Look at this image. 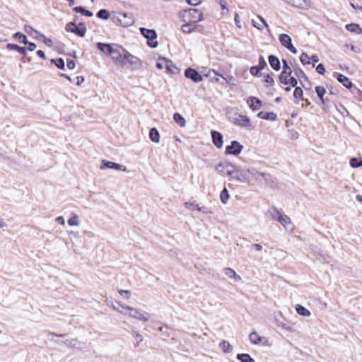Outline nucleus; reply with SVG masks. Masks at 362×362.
Masks as SVG:
<instances>
[{
  "mask_svg": "<svg viewBox=\"0 0 362 362\" xmlns=\"http://www.w3.org/2000/svg\"><path fill=\"white\" fill-rule=\"evenodd\" d=\"M184 75L185 78L190 79L195 83L202 81L204 76L209 78L212 82H219L220 77L222 79L221 84H223L224 81L226 82V74L223 72L221 74L214 69H209L206 71V69H204L202 71H199L192 66H189L185 69Z\"/></svg>",
  "mask_w": 362,
  "mask_h": 362,
  "instance_id": "f257e3e1",
  "label": "nucleus"
},
{
  "mask_svg": "<svg viewBox=\"0 0 362 362\" xmlns=\"http://www.w3.org/2000/svg\"><path fill=\"white\" fill-rule=\"evenodd\" d=\"M116 303L121 306L122 310L120 313L123 315H128L130 317L142 321L143 322H148L151 318V315L141 309L135 308L129 305L122 304L120 302H116Z\"/></svg>",
  "mask_w": 362,
  "mask_h": 362,
  "instance_id": "f03ea898",
  "label": "nucleus"
},
{
  "mask_svg": "<svg viewBox=\"0 0 362 362\" xmlns=\"http://www.w3.org/2000/svg\"><path fill=\"white\" fill-rule=\"evenodd\" d=\"M78 16H74V21L67 23L65 25V30L67 33H74L76 36L83 37L86 35L87 31V27L85 22H79L78 24L76 21L78 20Z\"/></svg>",
  "mask_w": 362,
  "mask_h": 362,
  "instance_id": "7ed1b4c3",
  "label": "nucleus"
},
{
  "mask_svg": "<svg viewBox=\"0 0 362 362\" xmlns=\"http://www.w3.org/2000/svg\"><path fill=\"white\" fill-rule=\"evenodd\" d=\"M119 49L124 52H126V59L124 67H129L132 71H137L142 67V61L137 57L132 54L129 51L119 46Z\"/></svg>",
  "mask_w": 362,
  "mask_h": 362,
  "instance_id": "20e7f679",
  "label": "nucleus"
},
{
  "mask_svg": "<svg viewBox=\"0 0 362 362\" xmlns=\"http://www.w3.org/2000/svg\"><path fill=\"white\" fill-rule=\"evenodd\" d=\"M179 16L180 18L193 21V23H199L204 19L203 13L198 8H195L183 10L182 12H180Z\"/></svg>",
  "mask_w": 362,
  "mask_h": 362,
  "instance_id": "39448f33",
  "label": "nucleus"
},
{
  "mask_svg": "<svg viewBox=\"0 0 362 362\" xmlns=\"http://www.w3.org/2000/svg\"><path fill=\"white\" fill-rule=\"evenodd\" d=\"M141 35L146 39V45L150 48H156L158 45L157 40L158 34L154 29H148L144 27L139 28Z\"/></svg>",
  "mask_w": 362,
  "mask_h": 362,
  "instance_id": "423d86ee",
  "label": "nucleus"
},
{
  "mask_svg": "<svg viewBox=\"0 0 362 362\" xmlns=\"http://www.w3.org/2000/svg\"><path fill=\"white\" fill-rule=\"evenodd\" d=\"M231 122L235 126L244 129L246 131L250 132L255 129L250 119L246 115H238L232 118Z\"/></svg>",
  "mask_w": 362,
  "mask_h": 362,
  "instance_id": "0eeeda50",
  "label": "nucleus"
},
{
  "mask_svg": "<svg viewBox=\"0 0 362 362\" xmlns=\"http://www.w3.org/2000/svg\"><path fill=\"white\" fill-rule=\"evenodd\" d=\"M249 173L254 175L257 180H260L261 178L264 179L267 186L271 188H274L277 186L276 177L268 173H259L255 170H249Z\"/></svg>",
  "mask_w": 362,
  "mask_h": 362,
  "instance_id": "6e6552de",
  "label": "nucleus"
},
{
  "mask_svg": "<svg viewBox=\"0 0 362 362\" xmlns=\"http://www.w3.org/2000/svg\"><path fill=\"white\" fill-rule=\"evenodd\" d=\"M100 168L101 170L110 169L115 170L117 171H123V172H129L127 167L122 164L108 160L106 159H103L100 162Z\"/></svg>",
  "mask_w": 362,
  "mask_h": 362,
  "instance_id": "1a4fd4ad",
  "label": "nucleus"
},
{
  "mask_svg": "<svg viewBox=\"0 0 362 362\" xmlns=\"http://www.w3.org/2000/svg\"><path fill=\"white\" fill-rule=\"evenodd\" d=\"M119 46L120 45H118L117 44L102 42H98L95 44V47L99 51L109 57H111L112 55L115 54V47L119 48Z\"/></svg>",
  "mask_w": 362,
  "mask_h": 362,
  "instance_id": "9d476101",
  "label": "nucleus"
},
{
  "mask_svg": "<svg viewBox=\"0 0 362 362\" xmlns=\"http://www.w3.org/2000/svg\"><path fill=\"white\" fill-rule=\"evenodd\" d=\"M159 61H163L165 63V73L168 74L175 75L180 72V69L176 66L170 59L163 56H159Z\"/></svg>",
  "mask_w": 362,
  "mask_h": 362,
  "instance_id": "9b49d317",
  "label": "nucleus"
},
{
  "mask_svg": "<svg viewBox=\"0 0 362 362\" xmlns=\"http://www.w3.org/2000/svg\"><path fill=\"white\" fill-rule=\"evenodd\" d=\"M182 21L185 23L182 25L181 29L184 33L189 34L194 31H200L201 25L197 23H193V21H188L187 19L182 18Z\"/></svg>",
  "mask_w": 362,
  "mask_h": 362,
  "instance_id": "f8f14e48",
  "label": "nucleus"
},
{
  "mask_svg": "<svg viewBox=\"0 0 362 362\" xmlns=\"http://www.w3.org/2000/svg\"><path fill=\"white\" fill-rule=\"evenodd\" d=\"M292 73L291 69L286 60H283V71L279 75V81L281 83L286 85L288 83V77Z\"/></svg>",
  "mask_w": 362,
  "mask_h": 362,
  "instance_id": "ddd939ff",
  "label": "nucleus"
},
{
  "mask_svg": "<svg viewBox=\"0 0 362 362\" xmlns=\"http://www.w3.org/2000/svg\"><path fill=\"white\" fill-rule=\"evenodd\" d=\"M112 60L116 65H119V66L124 68L125 59H126V52H120L119 49H115V54L111 57Z\"/></svg>",
  "mask_w": 362,
  "mask_h": 362,
  "instance_id": "4468645a",
  "label": "nucleus"
},
{
  "mask_svg": "<svg viewBox=\"0 0 362 362\" xmlns=\"http://www.w3.org/2000/svg\"><path fill=\"white\" fill-rule=\"evenodd\" d=\"M230 179H235L240 182H245L247 180L246 176L240 170L235 169L228 168V180Z\"/></svg>",
  "mask_w": 362,
  "mask_h": 362,
  "instance_id": "2eb2a0df",
  "label": "nucleus"
},
{
  "mask_svg": "<svg viewBox=\"0 0 362 362\" xmlns=\"http://www.w3.org/2000/svg\"><path fill=\"white\" fill-rule=\"evenodd\" d=\"M287 4L301 9L308 10L310 7V1L309 0H284Z\"/></svg>",
  "mask_w": 362,
  "mask_h": 362,
  "instance_id": "dca6fc26",
  "label": "nucleus"
},
{
  "mask_svg": "<svg viewBox=\"0 0 362 362\" xmlns=\"http://www.w3.org/2000/svg\"><path fill=\"white\" fill-rule=\"evenodd\" d=\"M111 21L116 25L122 26L124 28L132 25L134 23V19L133 17H129L128 20H125L124 21L119 18V16L113 15L111 17Z\"/></svg>",
  "mask_w": 362,
  "mask_h": 362,
  "instance_id": "f3484780",
  "label": "nucleus"
},
{
  "mask_svg": "<svg viewBox=\"0 0 362 362\" xmlns=\"http://www.w3.org/2000/svg\"><path fill=\"white\" fill-rule=\"evenodd\" d=\"M211 135L214 145L218 148H221L223 145V137L222 134L216 130H211Z\"/></svg>",
  "mask_w": 362,
  "mask_h": 362,
  "instance_id": "a211bd4d",
  "label": "nucleus"
},
{
  "mask_svg": "<svg viewBox=\"0 0 362 362\" xmlns=\"http://www.w3.org/2000/svg\"><path fill=\"white\" fill-rule=\"evenodd\" d=\"M243 148V146L241 145L237 141H233L230 145H228V154H233L237 156L240 153Z\"/></svg>",
  "mask_w": 362,
  "mask_h": 362,
  "instance_id": "6ab92c4d",
  "label": "nucleus"
},
{
  "mask_svg": "<svg viewBox=\"0 0 362 362\" xmlns=\"http://www.w3.org/2000/svg\"><path fill=\"white\" fill-rule=\"evenodd\" d=\"M6 49L8 50L18 52L22 56L26 55V49L24 46H20L17 44L9 42L6 44Z\"/></svg>",
  "mask_w": 362,
  "mask_h": 362,
  "instance_id": "aec40b11",
  "label": "nucleus"
},
{
  "mask_svg": "<svg viewBox=\"0 0 362 362\" xmlns=\"http://www.w3.org/2000/svg\"><path fill=\"white\" fill-rule=\"evenodd\" d=\"M24 30L25 32L28 34L34 40H39V37L41 35V32L34 28L33 26L30 25H24Z\"/></svg>",
  "mask_w": 362,
  "mask_h": 362,
  "instance_id": "412c9836",
  "label": "nucleus"
},
{
  "mask_svg": "<svg viewBox=\"0 0 362 362\" xmlns=\"http://www.w3.org/2000/svg\"><path fill=\"white\" fill-rule=\"evenodd\" d=\"M276 322L278 327H281L282 329L291 332H294L293 327L291 325V323L287 322L282 317H281L280 318L276 317Z\"/></svg>",
  "mask_w": 362,
  "mask_h": 362,
  "instance_id": "4be33fe9",
  "label": "nucleus"
},
{
  "mask_svg": "<svg viewBox=\"0 0 362 362\" xmlns=\"http://www.w3.org/2000/svg\"><path fill=\"white\" fill-rule=\"evenodd\" d=\"M73 11H74L76 13H80L81 16H83L87 18H90L93 16V13L87 9L83 6H77L73 8Z\"/></svg>",
  "mask_w": 362,
  "mask_h": 362,
  "instance_id": "5701e85b",
  "label": "nucleus"
},
{
  "mask_svg": "<svg viewBox=\"0 0 362 362\" xmlns=\"http://www.w3.org/2000/svg\"><path fill=\"white\" fill-rule=\"evenodd\" d=\"M149 139L156 144H158L160 140V135L158 129L155 127H151L148 132Z\"/></svg>",
  "mask_w": 362,
  "mask_h": 362,
  "instance_id": "b1692460",
  "label": "nucleus"
},
{
  "mask_svg": "<svg viewBox=\"0 0 362 362\" xmlns=\"http://www.w3.org/2000/svg\"><path fill=\"white\" fill-rule=\"evenodd\" d=\"M334 76L337 79V81L339 83H342L343 86H344L346 88H349L352 86V83L351 82L349 78L346 76L335 72L334 73Z\"/></svg>",
  "mask_w": 362,
  "mask_h": 362,
  "instance_id": "393cba45",
  "label": "nucleus"
},
{
  "mask_svg": "<svg viewBox=\"0 0 362 362\" xmlns=\"http://www.w3.org/2000/svg\"><path fill=\"white\" fill-rule=\"evenodd\" d=\"M267 214L273 220L279 221V218H281L280 216H281L283 214H281V212L276 207L272 206L268 209Z\"/></svg>",
  "mask_w": 362,
  "mask_h": 362,
  "instance_id": "a878e982",
  "label": "nucleus"
},
{
  "mask_svg": "<svg viewBox=\"0 0 362 362\" xmlns=\"http://www.w3.org/2000/svg\"><path fill=\"white\" fill-rule=\"evenodd\" d=\"M247 103H249L250 107L253 110L255 111L260 108L262 105V101L255 97H250Z\"/></svg>",
  "mask_w": 362,
  "mask_h": 362,
  "instance_id": "bb28decb",
  "label": "nucleus"
},
{
  "mask_svg": "<svg viewBox=\"0 0 362 362\" xmlns=\"http://www.w3.org/2000/svg\"><path fill=\"white\" fill-rule=\"evenodd\" d=\"M257 117L262 119L270 120V121H275L277 119L276 114L273 112H266L262 111L257 114Z\"/></svg>",
  "mask_w": 362,
  "mask_h": 362,
  "instance_id": "cd10ccee",
  "label": "nucleus"
},
{
  "mask_svg": "<svg viewBox=\"0 0 362 362\" xmlns=\"http://www.w3.org/2000/svg\"><path fill=\"white\" fill-rule=\"evenodd\" d=\"M50 63L54 64L58 69L65 71L66 70V64L65 61L62 57H58L50 59Z\"/></svg>",
  "mask_w": 362,
  "mask_h": 362,
  "instance_id": "c85d7f7f",
  "label": "nucleus"
},
{
  "mask_svg": "<svg viewBox=\"0 0 362 362\" xmlns=\"http://www.w3.org/2000/svg\"><path fill=\"white\" fill-rule=\"evenodd\" d=\"M173 119L179 127H185L186 126V119L180 113L175 112L173 115Z\"/></svg>",
  "mask_w": 362,
  "mask_h": 362,
  "instance_id": "c756f323",
  "label": "nucleus"
},
{
  "mask_svg": "<svg viewBox=\"0 0 362 362\" xmlns=\"http://www.w3.org/2000/svg\"><path fill=\"white\" fill-rule=\"evenodd\" d=\"M269 63L272 69L275 71H279L281 69V64L279 59L274 55H270L269 57Z\"/></svg>",
  "mask_w": 362,
  "mask_h": 362,
  "instance_id": "7c9ffc66",
  "label": "nucleus"
},
{
  "mask_svg": "<svg viewBox=\"0 0 362 362\" xmlns=\"http://www.w3.org/2000/svg\"><path fill=\"white\" fill-rule=\"evenodd\" d=\"M12 39L18 41L19 43L24 44L27 42V35L22 32L18 31L13 34Z\"/></svg>",
  "mask_w": 362,
  "mask_h": 362,
  "instance_id": "2f4dec72",
  "label": "nucleus"
},
{
  "mask_svg": "<svg viewBox=\"0 0 362 362\" xmlns=\"http://www.w3.org/2000/svg\"><path fill=\"white\" fill-rule=\"evenodd\" d=\"M98 18L106 21L110 18V13L106 8L100 9L95 14Z\"/></svg>",
  "mask_w": 362,
  "mask_h": 362,
  "instance_id": "473e14b6",
  "label": "nucleus"
},
{
  "mask_svg": "<svg viewBox=\"0 0 362 362\" xmlns=\"http://www.w3.org/2000/svg\"><path fill=\"white\" fill-rule=\"evenodd\" d=\"M67 223L69 226H77L79 225L78 216L75 213H71V216L67 220Z\"/></svg>",
  "mask_w": 362,
  "mask_h": 362,
  "instance_id": "72a5a7b5",
  "label": "nucleus"
},
{
  "mask_svg": "<svg viewBox=\"0 0 362 362\" xmlns=\"http://www.w3.org/2000/svg\"><path fill=\"white\" fill-rule=\"evenodd\" d=\"M279 41L282 46L286 47L291 43V38L287 34H281L279 35Z\"/></svg>",
  "mask_w": 362,
  "mask_h": 362,
  "instance_id": "f704fd0d",
  "label": "nucleus"
},
{
  "mask_svg": "<svg viewBox=\"0 0 362 362\" xmlns=\"http://www.w3.org/2000/svg\"><path fill=\"white\" fill-rule=\"evenodd\" d=\"M346 28L349 31H350L351 33H358V34L362 33V29L360 28L358 24L350 23V24L346 25Z\"/></svg>",
  "mask_w": 362,
  "mask_h": 362,
  "instance_id": "c9c22d12",
  "label": "nucleus"
},
{
  "mask_svg": "<svg viewBox=\"0 0 362 362\" xmlns=\"http://www.w3.org/2000/svg\"><path fill=\"white\" fill-rule=\"evenodd\" d=\"M296 310L297 313L300 315H302L304 317H308L310 315V312L307 308H305V307H303L300 305H296Z\"/></svg>",
  "mask_w": 362,
  "mask_h": 362,
  "instance_id": "e433bc0d",
  "label": "nucleus"
},
{
  "mask_svg": "<svg viewBox=\"0 0 362 362\" xmlns=\"http://www.w3.org/2000/svg\"><path fill=\"white\" fill-rule=\"evenodd\" d=\"M250 341L253 344H258L262 341V338L256 332H252L249 335Z\"/></svg>",
  "mask_w": 362,
  "mask_h": 362,
  "instance_id": "4c0bfd02",
  "label": "nucleus"
},
{
  "mask_svg": "<svg viewBox=\"0 0 362 362\" xmlns=\"http://www.w3.org/2000/svg\"><path fill=\"white\" fill-rule=\"evenodd\" d=\"M315 91L322 103L324 104L325 103L324 99V95L326 93L325 88L323 86H317L315 87Z\"/></svg>",
  "mask_w": 362,
  "mask_h": 362,
  "instance_id": "58836bf2",
  "label": "nucleus"
},
{
  "mask_svg": "<svg viewBox=\"0 0 362 362\" xmlns=\"http://www.w3.org/2000/svg\"><path fill=\"white\" fill-rule=\"evenodd\" d=\"M280 217L281 218H279L278 222L281 223L286 229L288 230V225L291 223V218L287 215L285 214H282L281 216Z\"/></svg>",
  "mask_w": 362,
  "mask_h": 362,
  "instance_id": "ea45409f",
  "label": "nucleus"
},
{
  "mask_svg": "<svg viewBox=\"0 0 362 362\" xmlns=\"http://www.w3.org/2000/svg\"><path fill=\"white\" fill-rule=\"evenodd\" d=\"M237 358L241 362H255V360L248 354H239Z\"/></svg>",
  "mask_w": 362,
  "mask_h": 362,
  "instance_id": "a19ab883",
  "label": "nucleus"
},
{
  "mask_svg": "<svg viewBox=\"0 0 362 362\" xmlns=\"http://www.w3.org/2000/svg\"><path fill=\"white\" fill-rule=\"evenodd\" d=\"M132 337L135 339L134 347L139 346L140 343L143 341V336L139 332L133 331Z\"/></svg>",
  "mask_w": 362,
  "mask_h": 362,
  "instance_id": "79ce46f5",
  "label": "nucleus"
},
{
  "mask_svg": "<svg viewBox=\"0 0 362 362\" xmlns=\"http://www.w3.org/2000/svg\"><path fill=\"white\" fill-rule=\"evenodd\" d=\"M303 95V89L300 87H296L293 92V97L297 100L296 104H298V100L302 99Z\"/></svg>",
  "mask_w": 362,
  "mask_h": 362,
  "instance_id": "37998d69",
  "label": "nucleus"
},
{
  "mask_svg": "<svg viewBox=\"0 0 362 362\" xmlns=\"http://www.w3.org/2000/svg\"><path fill=\"white\" fill-rule=\"evenodd\" d=\"M185 208L191 211H197L199 206V204L196 202V201H188L185 202L184 204Z\"/></svg>",
  "mask_w": 362,
  "mask_h": 362,
  "instance_id": "c03bdc74",
  "label": "nucleus"
},
{
  "mask_svg": "<svg viewBox=\"0 0 362 362\" xmlns=\"http://www.w3.org/2000/svg\"><path fill=\"white\" fill-rule=\"evenodd\" d=\"M228 277L233 278L234 279V281L236 282L241 281V277L239 275H238L233 269H230L228 267Z\"/></svg>",
  "mask_w": 362,
  "mask_h": 362,
  "instance_id": "a18cd8bd",
  "label": "nucleus"
},
{
  "mask_svg": "<svg viewBox=\"0 0 362 362\" xmlns=\"http://www.w3.org/2000/svg\"><path fill=\"white\" fill-rule=\"evenodd\" d=\"M23 45H25V47L26 49V53L28 51L33 52L34 51L37 45L35 42H30L27 39V42H25Z\"/></svg>",
  "mask_w": 362,
  "mask_h": 362,
  "instance_id": "49530a36",
  "label": "nucleus"
},
{
  "mask_svg": "<svg viewBox=\"0 0 362 362\" xmlns=\"http://www.w3.org/2000/svg\"><path fill=\"white\" fill-rule=\"evenodd\" d=\"M223 189L221 191L220 193V199L222 202L223 204H226V181H224L223 184Z\"/></svg>",
  "mask_w": 362,
  "mask_h": 362,
  "instance_id": "de8ad7c7",
  "label": "nucleus"
},
{
  "mask_svg": "<svg viewBox=\"0 0 362 362\" xmlns=\"http://www.w3.org/2000/svg\"><path fill=\"white\" fill-rule=\"evenodd\" d=\"M225 169L226 165H223V163L222 161L219 162L216 165V170L222 175H226V173H225Z\"/></svg>",
  "mask_w": 362,
  "mask_h": 362,
  "instance_id": "09e8293b",
  "label": "nucleus"
},
{
  "mask_svg": "<svg viewBox=\"0 0 362 362\" xmlns=\"http://www.w3.org/2000/svg\"><path fill=\"white\" fill-rule=\"evenodd\" d=\"M337 110L339 111V112L343 116H348L349 115V111L343 105H339L337 106Z\"/></svg>",
  "mask_w": 362,
  "mask_h": 362,
  "instance_id": "8fccbe9b",
  "label": "nucleus"
},
{
  "mask_svg": "<svg viewBox=\"0 0 362 362\" xmlns=\"http://www.w3.org/2000/svg\"><path fill=\"white\" fill-rule=\"evenodd\" d=\"M118 293L125 299L131 298V291L129 290L118 289Z\"/></svg>",
  "mask_w": 362,
  "mask_h": 362,
  "instance_id": "3c124183",
  "label": "nucleus"
},
{
  "mask_svg": "<svg viewBox=\"0 0 362 362\" xmlns=\"http://www.w3.org/2000/svg\"><path fill=\"white\" fill-rule=\"evenodd\" d=\"M350 165L353 168L361 167L362 165V160H359L356 158H352L350 160Z\"/></svg>",
  "mask_w": 362,
  "mask_h": 362,
  "instance_id": "603ef678",
  "label": "nucleus"
},
{
  "mask_svg": "<svg viewBox=\"0 0 362 362\" xmlns=\"http://www.w3.org/2000/svg\"><path fill=\"white\" fill-rule=\"evenodd\" d=\"M66 67L69 70H73V69H75V67H76V62H75V60H74L72 59H70V58H66Z\"/></svg>",
  "mask_w": 362,
  "mask_h": 362,
  "instance_id": "864d4df0",
  "label": "nucleus"
},
{
  "mask_svg": "<svg viewBox=\"0 0 362 362\" xmlns=\"http://www.w3.org/2000/svg\"><path fill=\"white\" fill-rule=\"evenodd\" d=\"M309 59H310V57L305 52L302 53V54L300 57V60L301 63L303 64L304 65L310 64Z\"/></svg>",
  "mask_w": 362,
  "mask_h": 362,
  "instance_id": "5fc2aeb1",
  "label": "nucleus"
},
{
  "mask_svg": "<svg viewBox=\"0 0 362 362\" xmlns=\"http://www.w3.org/2000/svg\"><path fill=\"white\" fill-rule=\"evenodd\" d=\"M295 74L296 76L300 79V78H303L305 80L308 81V77L305 75V74L303 72V71L300 69H298L295 71Z\"/></svg>",
  "mask_w": 362,
  "mask_h": 362,
  "instance_id": "6e6d98bb",
  "label": "nucleus"
},
{
  "mask_svg": "<svg viewBox=\"0 0 362 362\" xmlns=\"http://www.w3.org/2000/svg\"><path fill=\"white\" fill-rule=\"evenodd\" d=\"M116 302H118L117 300L115 301H109L107 303L108 306H111L113 310H117V312L120 313L122 308L121 306L118 305Z\"/></svg>",
  "mask_w": 362,
  "mask_h": 362,
  "instance_id": "4d7b16f0",
  "label": "nucleus"
},
{
  "mask_svg": "<svg viewBox=\"0 0 362 362\" xmlns=\"http://www.w3.org/2000/svg\"><path fill=\"white\" fill-rule=\"evenodd\" d=\"M214 1L218 4L223 11L226 10V1L225 0H214Z\"/></svg>",
  "mask_w": 362,
  "mask_h": 362,
  "instance_id": "13d9d810",
  "label": "nucleus"
},
{
  "mask_svg": "<svg viewBox=\"0 0 362 362\" xmlns=\"http://www.w3.org/2000/svg\"><path fill=\"white\" fill-rule=\"evenodd\" d=\"M267 66V63L262 56L259 57V68L260 69H263Z\"/></svg>",
  "mask_w": 362,
  "mask_h": 362,
  "instance_id": "bf43d9fd",
  "label": "nucleus"
},
{
  "mask_svg": "<svg viewBox=\"0 0 362 362\" xmlns=\"http://www.w3.org/2000/svg\"><path fill=\"white\" fill-rule=\"evenodd\" d=\"M316 71L318 74L323 75L325 72V66L322 64H320L316 67Z\"/></svg>",
  "mask_w": 362,
  "mask_h": 362,
  "instance_id": "052dcab7",
  "label": "nucleus"
},
{
  "mask_svg": "<svg viewBox=\"0 0 362 362\" xmlns=\"http://www.w3.org/2000/svg\"><path fill=\"white\" fill-rule=\"evenodd\" d=\"M260 70L259 66H253L250 68V72L252 75L257 76Z\"/></svg>",
  "mask_w": 362,
  "mask_h": 362,
  "instance_id": "680f3d73",
  "label": "nucleus"
},
{
  "mask_svg": "<svg viewBox=\"0 0 362 362\" xmlns=\"http://www.w3.org/2000/svg\"><path fill=\"white\" fill-rule=\"evenodd\" d=\"M76 80V85L80 86L85 81V77L83 76H77Z\"/></svg>",
  "mask_w": 362,
  "mask_h": 362,
  "instance_id": "e2e57ef3",
  "label": "nucleus"
},
{
  "mask_svg": "<svg viewBox=\"0 0 362 362\" xmlns=\"http://www.w3.org/2000/svg\"><path fill=\"white\" fill-rule=\"evenodd\" d=\"M58 75L62 77V78H66L67 79L69 82L71 83H74V81L73 79L71 78V77L68 75L67 74H65V73H62V72H59L58 73Z\"/></svg>",
  "mask_w": 362,
  "mask_h": 362,
  "instance_id": "0e129e2a",
  "label": "nucleus"
},
{
  "mask_svg": "<svg viewBox=\"0 0 362 362\" xmlns=\"http://www.w3.org/2000/svg\"><path fill=\"white\" fill-rule=\"evenodd\" d=\"M197 211L199 212H202L204 214H207L208 213L210 212L209 209L206 206H199Z\"/></svg>",
  "mask_w": 362,
  "mask_h": 362,
  "instance_id": "69168bd1",
  "label": "nucleus"
},
{
  "mask_svg": "<svg viewBox=\"0 0 362 362\" xmlns=\"http://www.w3.org/2000/svg\"><path fill=\"white\" fill-rule=\"evenodd\" d=\"M36 54L37 55L38 57L41 58L42 59H47V57H46V54L45 53V52L42 49H38L36 51Z\"/></svg>",
  "mask_w": 362,
  "mask_h": 362,
  "instance_id": "338daca9",
  "label": "nucleus"
},
{
  "mask_svg": "<svg viewBox=\"0 0 362 362\" xmlns=\"http://www.w3.org/2000/svg\"><path fill=\"white\" fill-rule=\"evenodd\" d=\"M55 221L58 224L62 225V226H64L65 224V219H64V216H59L56 217Z\"/></svg>",
  "mask_w": 362,
  "mask_h": 362,
  "instance_id": "774afa93",
  "label": "nucleus"
}]
</instances>
